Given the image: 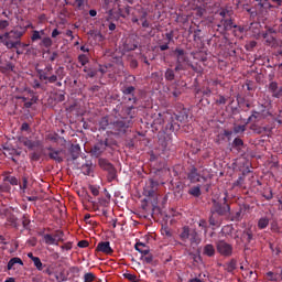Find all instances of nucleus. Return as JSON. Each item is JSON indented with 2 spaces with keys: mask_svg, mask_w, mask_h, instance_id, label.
I'll use <instances>...</instances> for the list:
<instances>
[{
  "mask_svg": "<svg viewBox=\"0 0 282 282\" xmlns=\"http://www.w3.org/2000/svg\"><path fill=\"white\" fill-rule=\"evenodd\" d=\"M135 107L127 106L121 110V118L112 120L110 124V133L112 135H124L129 128L133 124V118H135Z\"/></svg>",
  "mask_w": 282,
  "mask_h": 282,
  "instance_id": "1",
  "label": "nucleus"
},
{
  "mask_svg": "<svg viewBox=\"0 0 282 282\" xmlns=\"http://www.w3.org/2000/svg\"><path fill=\"white\" fill-rule=\"evenodd\" d=\"M19 142L21 144H23V147H26V149H29V151H33L29 154L31 162H39V160H41L42 155H44V156L47 155L45 153V148L43 145V141H41V140L32 141L28 137H20ZM34 149H37V150L34 151Z\"/></svg>",
  "mask_w": 282,
  "mask_h": 282,
  "instance_id": "2",
  "label": "nucleus"
},
{
  "mask_svg": "<svg viewBox=\"0 0 282 282\" xmlns=\"http://www.w3.org/2000/svg\"><path fill=\"white\" fill-rule=\"evenodd\" d=\"M212 203V215H218V217H228V215H230V203H228V193H225V196L223 198L213 199Z\"/></svg>",
  "mask_w": 282,
  "mask_h": 282,
  "instance_id": "3",
  "label": "nucleus"
},
{
  "mask_svg": "<svg viewBox=\"0 0 282 282\" xmlns=\"http://www.w3.org/2000/svg\"><path fill=\"white\" fill-rule=\"evenodd\" d=\"M25 34L23 30H11L4 33L7 36L6 47L8 50H14L21 45V37Z\"/></svg>",
  "mask_w": 282,
  "mask_h": 282,
  "instance_id": "4",
  "label": "nucleus"
},
{
  "mask_svg": "<svg viewBox=\"0 0 282 282\" xmlns=\"http://www.w3.org/2000/svg\"><path fill=\"white\" fill-rule=\"evenodd\" d=\"M180 239L184 243L189 241L191 246H199V235L197 231L191 229L189 226H184L180 232Z\"/></svg>",
  "mask_w": 282,
  "mask_h": 282,
  "instance_id": "5",
  "label": "nucleus"
},
{
  "mask_svg": "<svg viewBox=\"0 0 282 282\" xmlns=\"http://www.w3.org/2000/svg\"><path fill=\"white\" fill-rule=\"evenodd\" d=\"M165 118L166 120H171V122L166 126V129H170V131H173L177 122H186V120H188V110H186V108H183L177 113H174V115L167 113Z\"/></svg>",
  "mask_w": 282,
  "mask_h": 282,
  "instance_id": "6",
  "label": "nucleus"
},
{
  "mask_svg": "<svg viewBox=\"0 0 282 282\" xmlns=\"http://www.w3.org/2000/svg\"><path fill=\"white\" fill-rule=\"evenodd\" d=\"M98 164H99L100 169H102V171H107L108 182H113L115 180H118V171L116 170L113 164H111V162H109V160L99 159Z\"/></svg>",
  "mask_w": 282,
  "mask_h": 282,
  "instance_id": "7",
  "label": "nucleus"
},
{
  "mask_svg": "<svg viewBox=\"0 0 282 282\" xmlns=\"http://www.w3.org/2000/svg\"><path fill=\"white\" fill-rule=\"evenodd\" d=\"M65 68L63 66H59L56 70L55 74L56 75H51L47 76L50 73H47V70H44V74H41L40 76V80H46L45 85H47V83H50L51 85H54V83H56V80H63V78H65Z\"/></svg>",
  "mask_w": 282,
  "mask_h": 282,
  "instance_id": "8",
  "label": "nucleus"
},
{
  "mask_svg": "<svg viewBox=\"0 0 282 282\" xmlns=\"http://www.w3.org/2000/svg\"><path fill=\"white\" fill-rule=\"evenodd\" d=\"M111 148V142L109 139L100 140L90 149L91 158H100L107 149Z\"/></svg>",
  "mask_w": 282,
  "mask_h": 282,
  "instance_id": "9",
  "label": "nucleus"
},
{
  "mask_svg": "<svg viewBox=\"0 0 282 282\" xmlns=\"http://www.w3.org/2000/svg\"><path fill=\"white\" fill-rule=\"evenodd\" d=\"M174 54L176 55V66L174 70L182 72L186 69L184 66L186 63H188V56H186V52L182 48H175Z\"/></svg>",
  "mask_w": 282,
  "mask_h": 282,
  "instance_id": "10",
  "label": "nucleus"
},
{
  "mask_svg": "<svg viewBox=\"0 0 282 282\" xmlns=\"http://www.w3.org/2000/svg\"><path fill=\"white\" fill-rule=\"evenodd\" d=\"M159 186H160V183H158L153 178H150L145 183V186L143 187L144 197H156Z\"/></svg>",
  "mask_w": 282,
  "mask_h": 282,
  "instance_id": "11",
  "label": "nucleus"
},
{
  "mask_svg": "<svg viewBox=\"0 0 282 282\" xmlns=\"http://www.w3.org/2000/svg\"><path fill=\"white\" fill-rule=\"evenodd\" d=\"M216 250L221 257H232L234 248L232 245L226 242L225 240H219L216 243Z\"/></svg>",
  "mask_w": 282,
  "mask_h": 282,
  "instance_id": "12",
  "label": "nucleus"
},
{
  "mask_svg": "<svg viewBox=\"0 0 282 282\" xmlns=\"http://www.w3.org/2000/svg\"><path fill=\"white\" fill-rule=\"evenodd\" d=\"M217 28L220 34H226V32H230L232 28H237V24H235V21L232 20V18H225L219 20Z\"/></svg>",
  "mask_w": 282,
  "mask_h": 282,
  "instance_id": "13",
  "label": "nucleus"
},
{
  "mask_svg": "<svg viewBox=\"0 0 282 282\" xmlns=\"http://www.w3.org/2000/svg\"><path fill=\"white\" fill-rule=\"evenodd\" d=\"M46 151H48V160H53V162H56L57 164L63 163V150H56L52 147H47Z\"/></svg>",
  "mask_w": 282,
  "mask_h": 282,
  "instance_id": "14",
  "label": "nucleus"
},
{
  "mask_svg": "<svg viewBox=\"0 0 282 282\" xmlns=\"http://www.w3.org/2000/svg\"><path fill=\"white\" fill-rule=\"evenodd\" d=\"M187 180H189L192 184H197V182H206V177L199 174L197 172V167L195 166H192V169L187 173Z\"/></svg>",
  "mask_w": 282,
  "mask_h": 282,
  "instance_id": "15",
  "label": "nucleus"
},
{
  "mask_svg": "<svg viewBox=\"0 0 282 282\" xmlns=\"http://www.w3.org/2000/svg\"><path fill=\"white\" fill-rule=\"evenodd\" d=\"M269 91L272 95V98H282V86H279V83L271 82L269 84Z\"/></svg>",
  "mask_w": 282,
  "mask_h": 282,
  "instance_id": "16",
  "label": "nucleus"
},
{
  "mask_svg": "<svg viewBox=\"0 0 282 282\" xmlns=\"http://www.w3.org/2000/svg\"><path fill=\"white\" fill-rule=\"evenodd\" d=\"M97 252H104V254H113V249L109 241H101L96 247Z\"/></svg>",
  "mask_w": 282,
  "mask_h": 282,
  "instance_id": "17",
  "label": "nucleus"
},
{
  "mask_svg": "<svg viewBox=\"0 0 282 282\" xmlns=\"http://www.w3.org/2000/svg\"><path fill=\"white\" fill-rule=\"evenodd\" d=\"M252 239H254V234L252 232L251 228H247L241 234V241L245 243V246H249V243L252 242Z\"/></svg>",
  "mask_w": 282,
  "mask_h": 282,
  "instance_id": "18",
  "label": "nucleus"
},
{
  "mask_svg": "<svg viewBox=\"0 0 282 282\" xmlns=\"http://www.w3.org/2000/svg\"><path fill=\"white\" fill-rule=\"evenodd\" d=\"M167 113L169 112H164V113L159 112L158 116L153 119V126L162 127V124H164V122H167L166 127H167V124H171V120L166 119Z\"/></svg>",
  "mask_w": 282,
  "mask_h": 282,
  "instance_id": "19",
  "label": "nucleus"
},
{
  "mask_svg": "<svg viewBox=\"0 0 282 282\" xmlns=\"http://www.w3.org/2000/svg\"><path fill=\"white\" fill-rule=\"evenodd\" d=\"M111 122L112 121H109L108 117L101 118V120L99 121V129L101 131H108L109 133H111Z\"/></svg>",
  "mask_w": 282,
  "mask_h": 282,
  "instance_id": "20",
  "label": "nucleus"
},
{
  "mask_svg": "<svg viewBox=\"0 0 282 282\" xmlns=\"http://www.w3.org/2000/svg\"><path fill=\"white\" fill-rule=\"evenodd\" d=\"M259 120H265V118L260 115L259 110H252L251 116L247 119V124H250V122H259Z\"/></svg>",
  "mask_w": 282,
  "mask_h": 282,
  "instance_id": "21",
  "label": "nucleus"
},
{
  "mask_svg": "<svg viewBox=\"0 0 282 282\" xmlns=\"http://www.w3.org/2000/svg\"><path fill=\"white\" fill-rule=\"evenodd\" d=\"M272 8H274V6H272V3H270L269 0H260V1H258V10H259V12H265V10H272Z\"/></svg>",
  "mask_w": 282,
  "mask_h": 282,
  "instance_id": "22",
  "label": "nucleus"
},
{
  "mask_svg": "<svg viewBox=\"0 0 282 282\" xmlns=\"http://www.w3.org/2000/svg\"><path fill=\"white\" fill-rule=\"evenodd\" d=\"M118 14L119 17H122V19H127V17H129L131 14V7L126 6H119L118 7Z\"/></svg>",
  "mask_w": 282,
  "mask_h": 282,
  "instance_id": "23",
  "label": "nucleus"
},
{
  "mask_svg": "<svg viewBox=\"0 0 282 282\" xmlns=\"http://www.w3.org/2000/svg\"><path fill=\"white\" fill-rule=\"evenodd\" d=\"M23 265V260L19 257L11 258L7 264V270H14V265Z\"/></svg>",
  "mask_w": 282,
  "mask_h": 282,
  "instance_id": "24",
  "label": "nucleus"
},
{
  "mask_svg": "<svg viewBox=\"0 0 282 282\" xmlns=\"http://www.w3.org/2000/svg\"><path fill=\"white\" fill-rule=\"evenodd\" d=\"M69 153H70L73 160H78V158L80 156V145L73 144L69 149Z\"/></svg>",
  "mask_w": 282,
  "mask_h": 282,
  "instance_id": "25",
  "label": "nucleus"
},
{
  "mask_svg": "<svg viewBox=\"0 0 282 282\" xmlns=\"http://www.w3.org/2000/svg\"><path fill=\"white\" fill-rule=\"evenodd\" d=\"M209 226L213 228H219L221 226V219L217 217V214H212L209 217Z\"/></svg>",
  "mask_w": 282,
  "mask_h": 282,
  "instance_id": "26",
  "label": "nucleus"
},
{
  "mask_svg": "<svg viewBox=\"0 0 282 282\" xmlns=\"http://www.w3.org/2000/svg\"><path fill=\"white\" fill-rule=\"evenodd\" d=\"M3 151H6L4 155H7V158H12L13 155L19 158V155H21V151L10 147H3Z\"/></svg>",
  "mask_w": 282,
  "mask_h": 282,
  "instance_id": "27",
  "label": "nucleus"
},
{
  "mask_svg": "<svg viewBox=\"0 0 282 282\" xmlns=\"http://www.w3.org/2000/svg\"><path fill=\"white\" fill-rule=\"evenodd\" d=\"M43 240L46 246H58V242H56V238H54V236H52L51 234L44 235Z\"/></svg>",
  "mask_w": 282,
  "mask_h": 282,
  "instance_id": "28",
  "label": "nucleus"
},
{
  "mask_svg": "<svg viewBox=\"0 0 282 282\" xmlns=\"http://www.w3.org/2000/svg\"><path fill=\"white\" fill-rule=\"evenodd\" d=\"M203 254L205 257H214L215 256V246L213 245H205V247L203 248Z\"/></svg>",
  "mask_w": 282,
  "mask_h": 282,
  "instance_id": "29",
  "label": "nucleus"
},
{
  "mask_svg": "<svg viewBox=\"0 0 282 282\" xmlns=\"http://www.w3.org/2000/svg\"><path fill=\"white\" fill-rule=\"evenodd\" d=\"M188 195H192V197H200L202 196V186L200 185L192 186L188 189Z\"/></svg>",
  "mask_w": 282,
  "mask_h": 282,
  "instance_id": "30",
  "label": "nucleus"
},
{
  "mask_svg": "<svg viewBox=\"0 0 282 282\" xmlns=\"http://www.w3.org/2000/svg\"><path fill=\"white\" fill-rule=\"evenodd\" d=\"M134 249L141 254H149V247H147V245H144L143 242H137Z\"/></svg>",
  "mask_w": 282,
  "mask_h": 282,
  "instance_id": "31",
  "label": "nucleus"
},
{
  "mask_svg": "<svg viewBox=\"0 0 282 282\" xmlns=\"http://www.w3.org/2000/svg\"><path fill=\"white\" fill-rule=\"evenodd\" d=\"M121 93H122V96H131L132 94H135V87L123 85L121 87Z\"/></svg>",
  "mask_w": 282,
  "mask_h": 282,
  "instance_id": "32",
  "label": "nucleus"
},
{
  "mask_svg": "<svg viewBox=\"0 0 282 282\" xmlns=\"http://www.w3.org/2000/svg\"><path fill=\"white\" fill-rule=\"evenodd\" d=\"M19 218H17V216H14V214H11L7 217V223L9 224V226H11L12 228H19Z\"/></svg>",
  "mask_w": 282,
  "mask_h": 282,
  "instance_id": "33",
  "label": "nucleus"
},
{
  "mask_svg": "<svg viewBox=\"0 0 282 282\" xmlns=\"http://www.w3.org/2000/svg\"><path fill=\"white\" fill-rule=\"evenodd\" d=\"M270 226V218L268 217H261L259 220H258V228L259 230H265V228Z\"/></svg>",
  "mask_w": 282,
  "mask_h": 282,
  "instance_id": "34",
  "label": "nucleus"
},
{
  "mask_svg": "<svg viewBox=\"0 0 282 282\" xmlns=\"http://www.w3.org/2000/svg\"><path fill=\"white\" fill-rule=\"evenodd\" d=\"M225 270L229 273L235 272L237 270V260L231 259L225 267Z\"/></svg>",
  "mask_w": 282,
  "mask_h": 282,
  "instance_id": "35",
  "label": "nucleus"
},
{
  "mask_svg": "<svg viewBox=\"0 0 282 282\" xmlns=\"http://www.w3.org/2000/svg\"><path fill=\"white\" fill-rule=\"evenodd\" d=\"M257 110L264 118H268V116H270V108H268V106L265 105H259Z\"/></svg>",
  "mask_w": 282,
  "mask_h": 282,
  "instance_id": "36",
  "label": "nucleus"
},
{
  "mask_svg": "<svg viewBox=\"0 0 282 282\" xmlns=\"http://www.w3.org/2000/svg\"><path fill=\"white\" fill-rule=\"evenodd\" d=\"M263 39L267 45H274V43H276L274 36H272V34H270L269 32L263 34Z\"/></svg>",
  "mask_w": 282,
  "mask_h": 282,
  "instance_id": "37",
  "label": "nucleus"
},
{
  "mask_svg": "<svg viewBox=\"0 0 282 282\" xmlns=\"http://www.w3.org/2000/svg\"><path fill=\"white\" fill-rule=\"evenodd\" d=\"M0 72L2 74H7V72H14V64L9 62L4 66H0Z\"/></svg>",
  "mask_w": 282,
  "mask_h": 282,
  "instance_id": "38",
  "label": "nucleus"
},
{
  "mask_svg": "<svg viewBox=\"0 0 282 282\" xmlns=\"http://www.w3.org/2000/svg\"><path fill=\"white\" fill-rule=\"evenodd\" d=\"M33 265L36 268V270H39V272H43V268H46V265L41 262V258L39 257L33 260Z\"/></svg>",
  "mask_w": 282,
  "mask_h": 282,
  "instance_id": "39",
  "label": "nucleus"
},
{
  "mask_svg": "<svg viewBox=\"0 0 282 282\" xmlns=\"http://www.w3.org/2000/svg\"><path fill=\"white\" fill-rule=\"evenodd\" d=\"M30 224H31V220H30V216L28 214H24L22 216V226H23V229L24 230H30Z\"/></svg>",
  "mask_w": 282,
  "mask_h": 282,
  "instance_id": "40",
  "label": "nucleus"
},
{
  "mask_svg": "<svg viewBox=\"0 0 282 282\" xmlns=\"http://www.w3.org/2000/svg\"><path fill=\"white\" fill-rule=\"evenodd\" d=\"M232 148L237 149V151H241V147H243V140L241 138H236L232 141Z\"/></svg>",
  "mask_w": 282,
  "mask_h": 282,
  "instance_id": "41",
  "label": "nucleus"
},
{
  "mask_svg": "<svg viewBox=\"0 0 282 282\" xmlns=\"http://www.w3.org/2000/svg\"><path fill=\"white\" fill-rule=\"evenodd\" d=\"M164 76L165 80H175V70L167 68Z\"/></svg>",
  "mask_w": 282,
  "mask_h": 282,
  "instance_id": "42",
  "label": "nucleus"
},
{
  "mask_svg": "<svg viewBox=\"0 0 282 282\" xmlns=\"http://www.w3.org/2000/svg\"><path fill=\"white\" fill-rule=\"evenodd\" d=\"M64 237H65V232H63L62 230H57L53 235V238L55 239L56 243H58V241H64V239H63Z\"/></svg>",
  "mask_w": 282,
  "mask_h": 282,
  "instance_id": "43",
  "label": "nucleus"
},
{
  "mask_svg": "<svg viewBox=\"0 0 282 282\" xmlns=\"http://www.w3.org/2000/svg\"><path fill=\"white\" fill-rule=\"evenodd\" d=\"M123 98L128 102H133V105L138 102V97L135 96V93H132L131 95H123Z\"/></svg>",
  "mask_w": 282,
  "mask_h": 282,
  "instance_id": "44",
  "label": "nucleus"
},
{
  "mask_svg": "<svg viewBox=\"0 0 282 282\" xmlns=\"http://www.w3.org/2000/svg\"><path fill=\"white\" fill-rule=\"evenodd\" d=\"M78 63H80V65L85 67V65L89 63V57L86 54H80L78 55Z\"/></svg>",
  "mask_w": 282,
  "mask_h": 282,
  "instance_id": "45",
  "label": "nucleus"
},
{
  "mask_svg": "<svg viewBox=\"0 0 282 282\" xmlns=\"http://www.w3.org/2000/svg\"><path fill=\"white\" fill-rule=\"evenodd\" d=\"M147 14L148 13L145 11H143L140 19H139V21H141L142 28H149V25H150L149 21L147 20Z\"/></svg>",
  "mask_w": 282,
  "mask_h": 282,
  "instance_id": "46",
  "label": "nucleus"
},
{
  "mask_svg": "<svg viewBox=\"0 0 282 282\" xmlns=\"http://www.w3.org/2000/svg\"><path fill=\"white\" fill-rule=\"evenodd\" d=\"M4 182H9L12 186H18L19 185V180L15 176H6Z\"/></svg>",
  "mask_w": 282,
  "mask_h": 282,
  "instance_id": "47",
  "label": "nucleus"
},
{
  "mask_svg": "<svg viewBox=\"0 0 282 282\" xmlns=\"http://www.w3.org/2000/svg\"><path fill=\"white\" fill-rule=\"evenodd\" d=\"M40 45H43V47L50 48L53 45L52 37H44L42 39V42Z\"/></svg>",
  "mask_w": 282,
  "mask_h": 282,
  "instance_id": "48",
  "label": "nucleus"
},
{
  "mask_svg": "<svg viewBox=\"0 0 282 282\" xmlns=\"http://www.w3.org/2000/svg\"><path fill=\"white\" fill-rule=\"evenodd\" d=\"M175 36V32L174 31H170L165 33V41H167L166 43L171 44V43H175V41L173 40Z\"/></svg>",
  "mask_w": 282,
  "mask_h": 282,
  "instance_id": "49",
  "label": "nucleus"
},
{
  "mask_svg": "<svg viewBox=\"0 0 282 282\" xmlns=\"http://www.w3.org/2000/svg\"><path fill=\"white\" fill-rule=\"evenodd\" d=\"M133 50H138V44H130L129 41L124 44L126 52H133Z\"/></svg>",
  "mask_w": 282,
  "mask_h": 282,
  "instance_id": "50",
  "label": "nucleus"
},
{
  "mask_svg": "<svg viewBox=\"0 0 282 282\" xmlns=\"http://www.w3.org/2000/svg\"><path fill=\"white\" fill-rule=\"evenodd\" d=\"M96 281V275L91 272L84 274V282H94Z\"/></svg>",
  "mask_w": 282,
  "mask_h": 282,
  "instance_id": "51",
  "label": "nucleus"
},
{
  "mask_svg": "<svg viewBox=\"0 0 282 282\" xmlns=\"http://www.w3.org/2000/svg\"><path fill=\"white\" fill-rule=\"evenodd\" d=\"M243 210L239 209L238 212L235 213V215L231 217V221H241Z\"/></svg>",
  "mask_w": 282,
  "mask_h": 282,
  "instance_id": "52",
  "label": "nucleus"
},
{
  "mask_svg": "<svg viewBox=\"0 0 282 282\" xmlns=\"http://www.w3.org/2000/svg\"><path fill=\"white\" fill-rule=\"evenodd\" d=\"M247 52H252L257 47V41H250L245 45Z\"/></svg>",
  "mask_w": 282,
  "mask_h": 282,
  "instance_id": "53",
  "label": "nucleus"
},
{
  "mask_svg": "<svg viewBox=\"0 0 282 282\" xmlns=\"http://www.w3.org/2000/svg\"><path fill=\"white\" fill-rule=\"evenodd\" d=\"M98 76V69L89 68L86 78H96Z\"/></svg>",
  "mask_w": 282,
  "mask_h": 282,
  "instance_id": "54",
  "label": "nucleus"
},
{
  "mask_svg": "<svg viewBox=\"0 0 282 282\" xmlns=\"http://www.w3.org/2000/svg\"><path fill=\"white\" fill-rule=\"evenodd\" d=\"M124 279H128V281H132V282H138V275L135 274H131V273H124L123 274Z\"/></svg>",
  "mask_w": 282,
  "mask_h": 282,
  "instance_id": "55",
  "label": "nucleus"
},
{
  "mask_svg": "<svg viewBox=\"0 0 282 282\" xmlns=\"http://www.w3.org/2000/svg\"><path fill=\"white\" fill-rule=\"evenodd\" d=\"M41 32L39 31H33L32 36H31V41L34 43L36 41H41Z\"/></svg>",
  "mask_w": 282,
  "mask_h": 282,
  "instance_id": "56",
  "label": "nucleus"
},
{
  "mask_svg": "<svg viewBox=\"0 0 282 282\" xmlns=\"http://www.w3.org/2000/svg\"><path fill=\"white\" fill-rule=\"evenodd\" d=\"M98 204H99V206L107 208V206H109V199H107L105 197H100V198H98Z\"/></svg>",
  "mask_w": 282,
  "mask_h": 282,
  "instance_id": "57",
  "label": "nucleus"
},
{
  "mask_svg": "<svg viewBox=\"0 0 282 282\" xmlns=\"http://www.w3.org/2000/svg\"><path fill=\"white\" fill-rule=\"evenodd\" d=\"M219 17H221L220 19H230V11H228L227 9H223L219 12Z\"/></svg>",
  "mask_w": 282,
  "mask_h": 282,
  "instance_id": "58",
  "label": "nucleus"
},
{
  "mask_svg": "<svg viewBox=\"0 0 282 282\" xmlns=\"http://www.w3.org/2000/svg\"><path fill=\"white\" fill-rule=\"evenodd\" d=\"M89 191L91 192V194L94 195V197H98V195H100V191L98 189V187L90 185L89 186Z\"/></svg>",
  "mask_w": 282,
  "mask_h": 282,
  "instance_id": "59",
  "label": "nucleus"
},
{
  "mask_svg": "<svg viewBox=\"0 0 282 282\" xmlns=\"http://www.w3.org/2000/svg\"><path fill=\"white\" fill-rule=\"evenodd\" d=\"M143 261H144V263H149V264H151V263H153V254H143Z\"/></svg>",
  "mask_w": 282,
  "mask_h": 282,
  "instance_id": "60",
  "label": "nucleus"
},
{
  "mask_svg": "<svg viewBox=\"0 0 282 282\" xmlns=\"http://www.w3.org/2000/svg\"><path fill=\"white\" fill-rule=\"evenodd\" d=\"M246 131V126H235L234 132L235 133H243Z\"/></svg>",
  "mask_w": 282,
  "mask_h": 282,
  "instance_id": "61",
  "label": "nucleus"
},
{
  "mask_svg": "<svg viewBox=\"0 0 282 282\" xmlns=\"http://www.w3.org/2000/svg\"><path fill=\"white\" fill-rule=\"evenodd\" d=\"M243 182H245L243 176H239V177L237 178V181L234 183V186H239V187H241V186H243Z\"/></svg>",
  "mask_w": 282,
  "mask_h": 282,
  "instance_id": "62",
  "label": "nucleus"
},
{
  "mask_svg": "<svg viewBox=\"0 0 282 282\" xmlns=\"http://www.w3.org/2000/svg\"><path fill=\"white\" fill-rule=\"evenodd\" d=\"M78 248H89V241L87 240H80L78 243H77Z\"/></svg>",
  "mask_w": 282,
  "mask_h": 282,
  "instance_id": "63",
  "label": "nucleus"
},
{
  "mask_svg": "<svg viewBox=\"0 0 282 282\" xmlns=\"http://www.w3.org/2000/svg\"><path fill=\"white\" fill-rule=\"evenodd\" d=\"M20 188H22V191H25V188H28V176L22 177V185H20Z\"/></svg>",
  "mask_w": 282,
  "mask_h": 282,
  "instance_id": "64",
  "label": "nucleus"
}]
</instances>
